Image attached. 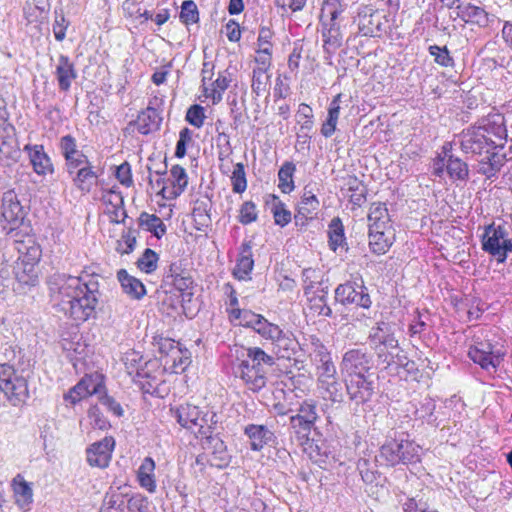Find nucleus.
Masks as SVG:
<instances>
[{
	"instance_id": "1",
	"label": "nucleus",
	"mask_w": 512,
	"mask_h": 512,
	"mask_svg": "<svg viewBox=\"0 0 512 512\" xmlns=\"http://www.w3.org/2000/svg\"><path fill=\"white\" fill-rule=\"evenodd\" d=\"M508 131L505 117L501 113H489L459 134L461 151L471 157H480L475 172L486 180H494L507 162L503 149L507 141Z\"/></svg>"
},
{
	"instance_id": "63",
	"label": "nucleus",
	"mask_w": 512,
	"mask_h": 512,
	"mask_svg": "<svg viewBox=\"0 0 512 512\" xmlns=\"http://www.w3.org/2000/svg\"><path fill=\"white\" fill-rule=\"evenodd\" d=\"M128 509L131 512H146L148 509V502L140 495L134 496L128 501Z\"/></svg>"
},
{
	"instance_id": "22",
	"label": "nucleus",
	"mask_w": 512,
	"mask_h": 512,
	"mask_svg": "<svg viewBox=\"0 0 512 512\" xmlns=\"http://www.w3.org/2000/svg\"><path fill=\"white\" fill-rule=\"evenodd\" d=\"M161 123V117L155 108L147 107L145 110L140 112L136 120L129 123L130 127H133L139 133L143 135L150 134L159 129Z\"/></svg>"
},
{
	"instance_id": "57",
	"label": "nucleus",
	"mask_w": 512,
	"mask_h": 512,
	"mask_svg": "<svg viewBox=\"0 0 512 512\" xmlns=\"http://www.w3.org/2000/svg\"><path fill=\"white\" fill-rule=\"evenodd\" d=\"M88 417L91 420L92 425L100 430L106 429L109 425L107 420L102 416L98 406H92L88 410Z\"/></svg>"
},
{
	"instance_id": "33",
	"label": "nucleus",
	"mask_w": 512,
	"mask_h": 512,
	"mask_svg": "<svg viewBox=\"0 0 512 512\" xmlns=\"http://www.w3.org/2000/svg\"><path fill=\"white\" fill-rule=\"evenodd\" d=\"M254 331L262 338L269 340L272 343L279 342L284 338L283 330L278 325L269 322L263 316L258 320Z\"/></svg>"
},
{
	"instance_id": "19",
	"label": "nucleus",
	"mask_w": 512,
	"mask_h": 512,
	"mask_svg": "<svg viewBox=\"0 0 512 512\" xmlns=\"http://www.w3.org/2000/svg\"><path fill=\"white\" fill-rule=\"evenodd\" d=\"M457 15L464 22L477 25L479 27H487L490 23L489 13L482 7L472 3H461L457 5Z\"/></svg>"
},
{
	"instance_id": "18",
	"label": "nucleus",
	"mask_w": 512,
	"mask_h": 512,
	"mask_svg": "<svg viewBox=\"0 0 512 512\" xmlns=\"http://www.w3.org/2000/svg\"><path fill=\"white\" fill-rule=\"evenodd\" d=\"M15 504L23 511H29L33 503L32 484L17 474L11 482Z\"/></svg>"
},
{
	"instance_id": "41",
	"label": "nucleus",
	"mask_w": 512,
	"mask_h": 512,
	"mask_svg": "<svg viewBox=\"0 0 512 512\" xmlns=\"http://www.w3.org/2000/svg\"><path fill=\"white\" fill-rule=\"evenodd\" d=\"M428 51L434 57V62L441 67H453L454 59L450 55L447 46L430 45Z\"/></svg>"
},
{
	"instance_id": "11",
	"label": "nucleus",
	"mask_w": 512,
	"mask_h": 512,
	"mask_svg": "<svg viewBox=\"0 0 512 512\" xmlns=\"http://www.w3.org/2000/svg\"><path fill=\"white\" fill-rule=\"evenodd\" d=\"M318 365V387L323 398L339 401L341 398V384L335 378V366L328 355H323Z\"/></svg>"
},
{
	"instance_id": "55",
	"label": "nucleus",
	"mask_w": 512,
	"mask_h": 512,
	"mask_svg": "<svg viewBox=\"0 0 512 512\" xmlns=\"http://www.w3.org/2000/svg\"><path fill=\"white\" fill-rule=\"evenodd\" d=\"M291 426L295 430V432L301 435L303 438H308V435L313 427V423H304V419L302 420L299 416L295 415L290 418Z\"/></svg>"
},
{
	"instance_id": "37",
	"label": "nucleus",
	"mask_w": 512,
	"mask_h": 512,
	"mask_svg": "<svg viewBox=\"0 0 512 512\" xmlns=\"http://www.w3.org/2000/svg\"><path fill=\"white\" fill-rule=\"evenodd\" d=\"M230 318L235 321L238 320V324L244 327H249L254 330L258 320H260V314H256L250 310H241L239 308L230 309Z\"/></svg>"
},
{
	"instance_id": "45",
	"label": "nucleus",
	"mask_w": 512,
	"mask_h": 512,
	"mask_svg": "<svg viewBox=\"0 0 512 512\" xmlns=\"http://www.w3.org/2000/svg\"><path fill=\"white\" fill-rule=\"evenodd\" d=\"M339 117V106L336 104V100H334L329 108L328 112V119L327 121L322 125L321 132L325 137L331 136L335 129H336V123Z\"/></svg>"
},
{
	"instance_id": "49",
	"label": "nucleus",
	"mask_w": 512,
	"mask_h": 512,
	"mask_svg": "<svg viewBox=\"0 0 512 512\" xmlns=\"http://www.w3.org/2000/svg\"><path fill=\"white\" fill-rule=\"evenodd\" d=\"M304 451L315 463L323 462L324 457L326 456V451L322 450V448L317 443H315L314 440H310L309 438L305 439Z\"/></svg>"
},
{
	"instance_id": "20",
	"label": "nucleus",
	"mask_w": 512,
	"mask_h": 512,
	"mask_svg": "<svg viewBox=\"0 0 512 512\" xmlns=\"http://www.w3.org/2000/svg\"><path fill=\"white\" fill-rule=\"evenodd\" d=\"M396 239L395 229L368 231V245L373 254H386Z\"/></svg>"
},
{
	"instance_id": "5",
	"label": "nucleus",
	"mask_w": 512,
	"mask_h": 512,
	"mask_svg": "<svg viewBox=\"0 0 512 512\" xmlns=\"http://www.w3.org/2000/svg\"><path fill=\"white\" fill-rule=\"evenodd\" d=\"M490 332L483 330L474 335L468 357L483 370L496 372L504 362L506 351L503 345L490 338Z\"/></svg>"
},
{
	"instance_id": "30",
	"label": "nucleus",
	"mask_w": 512,
	"mask_h": 512,
	"mask_svg": "<svg viewBox=\"0 0 512 512\" xmlns=\"http://www.w3.org/2000/svg\"><path fill=\"white\" fill-rule=\"evenodd\" d=\"M170 177L172 183V190L169 191V195H165V187L161 188L163 197L165 198H176L181 195L187 187L188 176L185 169L179 165H175L170 170Z\"/></svg>"
},
{
	"instance_id": "56",
	"label": "nucleus",
	"mask_w": 512,
	"mask_h": 512,
	"mask_svg": "<svg viewBox=\"0 0 512 512\" xmlns=\"http://www.w3.org/2000/svg\"><path fill=\"white\" fill-rule=\"evenodd\" d=\"M192 217L197 230H202L203 227H207L210 223V216L207 214L206 209L201 206H197L193 209Z\"/></svg>"
},
{
	"instance_id": "16",
	"label": "nucleus",
	"mask_w": 512,
	"mask_h": 512,
	"mask_svg": "<svg viewBox=\"0 0 512 512\" xmlns=\"http://www.w3.org/2000/svg\"><path fill=\"white\" fill-rule=\"evenodd\" d=\"M59 90L68 92L72 82L77 78V71L68 56L60 55L57 59L54 71Z\"/></svg>"
},
{
	"instance_id": "7",
	"label": "nucleus",
	"mask_w": 512,
	"mask_h": 512,
	"mask_svg": "<svg viewBox=\"0 0 512 512\" xmlns=\"http://www.w3.org/2000/svg\"><path fill=\"white\" fill-rule=\"evenodd\" d=\"M0 390L14 406L24 403L29 397L26 378L16 373L8 363L0 362Z\"/></svg>"
},
{
	"instance_id": "17",
	"label": "nucleus",
	"mask_w": 512,
	"mask_h": 512,
	"mask_svg": "<svg viewBox=\"0 0 512 512\" xmlns=\"http://www.w3.org/2000/svg\"><path fill=\"white\" fill-rule=\"evenodd\" d=\"M368 231L394 229L388 208L385 203H372L367 215Z\"/></svg>"
},
{
	"instance_id": "9",
	"label": "nucleus",
	"mask_w": 512,
	"mask_h": 512,
	"mask_svg": "<svg viewBox=\"0 0 512 512\" xmlns=\"http://www.w3.org/2000/svg\"><path fill=\"white\" fill-rule=\"evenodd\" d=\"M123 363L127 373L132 376V380L140 385L147 392L150 388L157 385L156 376L151 375V368L156 366V362L146 361L143 363V356L135 351L129 350L124 353Z\"/></svg>"
},
{
	"instance_id": "13",
	"label": "nucleus",
	"mask_w": 512,
	"mask_h": 512,
	"mask_svg": "<svg viewBox=\"0 0 512 512\" xmlns=\"http://www.w3.org/2000/svg\"><path fill=\"white\" fill-rule=\"evenodd\" d=\"M104 389L103 377L100 374L86 375L65 394L64 398L74 405L88 396L101 395Z\"/></svg>"
},
{
	"instance_id": "53",
	"label": "nucleus",
	"mask_w": 512,
	"mask_h": 512,
	"mask_svg": "<svg viewBox=\"0 0 512 512\" xmlns=\"http://www.w3.org/2000/svg\"><path fill=\"white\" fill-rule=\"evenodd\" d=\"M297 115L299 118L298 122L301 123L302 128L311 129L313 125L312 108L309 105L302 103L299 105Z\"/></svg>"
},
{
	"instance_id": "28",
	"label": "nucleus",
	"mask_w": 512,
	"mask_h": 512,
	"mask_svg": "<svg viewBox=\"0 0 512 512\" xmlns=\"http://www.w3.org/2000/svg\"><path fill=\"white\" fill-rule=\"evenodd\" d=\"M190 364V354L187 349H181V347L172 350V354L168 358L162 359V365L165 370L171 373L183 372L186 367Z\"/></svg>"
},
{
	"instance_id": "43",
	"label": "nucleus",
	"mask_w": 512,
	"mask_h": 512,
	"mask_svg": "<svg viewBox=\"0 0 512 512\" xmlns=\"http://www.w3.org/2000/svg\"><path fill=\"white\" fill-rule=\"evenodd\" d=\"M232 189L235 193H243L247 188V180L244 165L237 163L231 175Z\"/></svg>"
},
{
	"instance_id": "50",
	"label": "nucleus",
	"mask_w": 512,
	"mask_h": 512,
	"mask_svg": "<svg viewBox=\"0 0 512 512\" xmlns=\"http://www.w3.org/2000/svg\"><path fill=\"white\" fill-rule=\"evenodd\" d=\"M205 111L200 105H192L186 114V120L194 127L200 128L204 124Z\"/></svg>"
},
{
	"instance_id": "2",
	"label": "nucleus",
	"mask_w": 512,
	"mask_h": 512,
	"mask_svg": "<svg viewBox=\"0 0 512 512\" xmlns=\"http://www.w3.org/2000/svg\"><path fill=\"white\" fill-rule=\"evenodd\" d=\"M51 300L67 317L84 322L95 314L99 283L92 275L56 273L48 281Z\"/></svg>"
},
{
	"instance_id": "52",
	"label": "nucleus",
	"mask_w": 512,
	"mask_h": 512,
	"mask_svg": "<svg viewBox=\"0 0 512 512\" xmlns=\"http://www.w3.org/2000/svg\"><path fill=\"white\" fill-rule=\"evenodd\" d=\"M272 212L276 225L284 227L291 221V212L280 202L274 205Z\"/></svg>"
},
{
	"instance_id": "6",
	"label": "nucleus",
	"mask_w": 512,
	"mask_h": 512,
	"mask_svg": "<svg viewBox=\"0 0 512 512\" xmlns=\"http://www.w3.org/2000/svg\"><path fill=\"white\" fill-rule=\"evenodd\" d=\"M175 417L182 427L206 438H211L218 423V415L214 411L207 407L200 409L192 404L180 405L175 411Z\"/></svg>"
},
{
	"instance_id": "8",
	"label": "nucleus",
	"mask_w": 512,
	"mask_h": 512,
	"mask_svg": "<svg viewBox=\"0 0 512 512\" xmlns=\"http://www.w3.org/2000/svg\"><path fill=\"white\" fill-rule=\"evenodd\" d=\"M482 249L498 263H504L512 252V238L507 229L503 225L487 226L482 237Z\"/></svg>"
},
{
	"instance_id": "29",
	"label": "nucleus",
	"mask_w": 512,
	"mask_h": 512,
	"mask_svg": "<svg viewBox=\"0 0 512 512\" xmlns=\"http://www.w3.org/2000/svg\"><path fill=\"white\" fill-rule=\"evenodd\" d=\"M154 471V460L151 457H146L142 461L137 473L140 486L150 493H154L156 491V479Z\"/></svg>"
},
{
	"instance_id": "3",
	"label": "nucleus",
	"mask_w": 512,
	"mask_h": 512,
	"mask_svg": "<svg viewBox=\"0 0 512 512\" xmlns=\"http://www.w3.org/2000/svg\"><path fill=\"white\" fill-rule=\"evenodd\" d=\"M274 363V357L267 354L263 349L249 347L246 349V359L241 360L235 373L243 380L249 390L258 392L267 383L266 367H272Z\"/></svg>"
},
{
	"instance_id": "14",
	"label": "nucleus",
	"mask_w": 512,
	"mask_h": 512,
	"mask_svg": "<svg viewBox=\"0 0 512 512\" xmlns=\"http://www.w3.org/2000/svg\"><path fill=\"white\" fill-rule=\"evenodd\" d=\"M383 11L364 6L358 12V28L364 36H375L384 29L386 21Z\"/></svg>"
},
{
	"instance_id": "58",
	"label": "nucleus",
	"mask_w": 512,
	"mask_h": 512,
	"mask_svg": "<svg viewBox=\"0 0 512 512\" xmlns=\"http://www.w3.org/2000/svg\"><path fill=\"white\" fill-rule=\"evenodd\" d=\"M180 347V344L169 338H161L158 342L159 353L161 354L160 361L163 358H168L172 354V350Z\"/></svg>"
},
{
	"instance_id": "12",
	"label": "nucleus",
	"mask_w": 512,
	"mask_h": 512,
	"mask_svg": "<svg viewBox=\"0 0 512 512\" xmlns=\"http://www.w3.org/2000/svg\"><path fill=\"white\" fill-rule=\"evenodd\" d=\"M370 342L376 350L378 357L382 359V362L390 366L393 357L386 353V350L397 349L398 340L395 338L394 333L389 330L388 324L385 322L378 323L377 327L373 328L370 334Z\"/></svg>"
},
{
	"instance_id": "15",
	"label": "nucleus",
	"mask_w": 512,
	"mask_h": 512,
	"mask_svg": "<svg viewBox=\"0 0 512 512\" xmlns=\"http://www.w3.org/2000/svg\"><path fill=\"white\" fill-rule=\"evenodd\" d=\"M115 446L113 437H105L93 443L86 450L87 462L90 466L105 468L109 465Z\"/></svg>"
},
{
	"instance_id": "27",
	"label": "nucleus",
	"mask_w": 512,
	"mask_h": 512,
	"mask_svg": "<svg viewBox=\"0 0 512 512\" xmlns=\"http://www.w3.org/2000/svg\"><path fill=\"white\" fill-rule=\"evenodd\" d=\"M117 278L121 284V287L128 296L133 299H141L146 294L144 284L134 276L128 274L124 269H121L117 273Z\"/></svg>"
},
{
	"instance_id": "60",
	"label": "nucleus",
	"mask_w": 512,
	"mask_h": 512,
	"mask_svg": "<svg viewBox=\"0 0 512 512\" xmlns=\"http://www.w3.org/2000/svg\"><path fill=\"white\" fill-rule=\"evenodd\" d=\"M319 202L316 196L311 192H305L301 200V210L311 213L317 210Z\"/></svg>"
},
{
	"instance_id": "35",
	"label": "nucleus",
	"mask_w": 512,
	"mask_h": 512,
	"mask_svg": "<svg viewBox=\"0 0 512 512\" xmlns=\"http://www.w3.org/2000/svg\"><path fill=\"white\" fill-rule=\"evenodd\" d=\"M139 225L145 230L151 232L157 239H160L166 233V225L155 214L143 212L139 216Z\"/></svg>"
},
{
	"instance_id": "24",
	"label": "nucleus",
	"mask_w": 512,
	"mask_h": 512,
	"mask_svg": "<svg viewBox=\"0 0 512 512\" xmlns=\"http://www.w3.org/2000/svg\"><path fill=\"white\" fill-rule=\"evenodd\" d=\"M245 435L249 438L250 448L260 451L273 440L274 434L265 425L249 424L244 429Z\"/></svg>"
},
{
	"instance_id": "54",
	"label": "nucleus",
	"mask_w": 512,
	"mask_h": 512,
	"mask_svg": "<svg viewBox=\"0 0 512 512\" xmlns=\"http://www.w3.org/2000/svg\"><path fill=\"white\" fill-rule=\"evenodd\" d=\"M59 148L63 157L70 156V154H75V151L78 150L77 141L71 135H65L60 138Z\"/></svg>"
},
{
	"instance_id": "51",
	"label": "nucleus",
	"mask_w": 512,
	"mask_h": 512,
	"mask_svg": "<svg viewBox=\"0 0 512 512\" xmlns=\"http://www.w3.org/2000/svg\"><path fill=\"white\" fill-rule=\"evenodd\" d=\"M136 242V237L131 231L124 232L118 240L117 251L121 254H129L135 249Z\"/></svg>"
},
{
	"instance_id": "48",
	"label": "nucleus",
	"mask_w": 512,
	"mask_h": 512,
	"mask_svg": "<svg viewBox=\"0 0 512 512\" xmlns=\"http://www.w3.org/2000/svg\"><path fill=\"white\" fill-rule=\"evenodd\" d=\"M180 19L185 24L195 23L198 21V10L196 4L191 1H184L181 6Z\"/></svg>"
},
{
	"instance_id": "59",
	"label": "nucleus",
	"mask_w": 512,
	"mask_h": 512,
	"mask_svg": "<svg viewBox=\"0 0 512 512\" xmlns=\"http://www.w3.org/2000/svg\"><path fill=\"white\" fill-rule=\"evenodd\" d=\"M302 420L304 419V423H315L317 419V413L315 406L312 403H303L300 406L299 412L297 414Z\"/></svg>"
},
{
	"instance_id": "64",
	"label": "nucleus",
	"mask_w": 512,
	"mask_h": 512,
	"mask_svg": "<svg viewBox=\"0 0 512 512\" xmlns=\"http://www.w3.org/2000/svg\"><path fill=\"white\" fill-rule=\"evenodd\" d=\"M254 62L256 64L254 68L270 70L272 65V54L255 51Z\"/></svg>"
},
{
	"instance_id": "47",
	"label": "nucleus",
	"mask_w": 512,
	"mask_h": 512,
	"mask_svg": "<svg viewBox=\"0 0 512 512\" xmlns=\"http://www.w3.org/2000/svg\"><path fill=\"white\" fill-rule=\"evenodd\" d=\"M65 169L69 175H73L75 170L79 166H83L84 164L90 162L86 155H84L79 149L75 151V154H70V156H65Z\"/></svg>"
},
{
	"instance_id": "4",
	"label": "nucleus",
	"mask_w": 512,
	"mask_h": 512,
	"mask_svg": "<svg viewBox=\"0 0 512 512\" xmlns=\"http://www.w3.org/2000/svg\"><path fill=\"white\" fill-rule=\"evenodd\" d=\"M422 460V447L411 439L387 438L379 450L381 465L395 467L399 464L415 465Z\"/></svg>"
},
{
	"instance_id": "36",
	"label": "nucleus",
	"mask_w": 512,
	"mask_h": 512,
	"mask_svg": "<svg viewBox=\"0 0 512 512\" xmlns=\"http://www.w3.org/2000/svg\"><path fill=\"white\" fill-rule=\"evenodd\" d=\"M329 246L333 251L342 248L345 244L344 227L339 218H334L328 230Z\"/></svg>"
},
{
	"instance_id": "61",
	"label": "nucleus",
	"mask_w": 512,
	"mask_h": 512,
	"mask_svg": "<svg viewBox=\"0 0 512 512\" xmlns=\"http://www.w3.org/2000/svg\"><path fill=\"white\" fill-rule=\"evenodd\" d=\"M116 178L127 187L132 184L131 170L128 163H123L117 167Z\"/></svg>"
},
{
	"instance_id": "21",
	"label": "nucleus",
	"mask_w": 512,
	"mask_h": 512,
	"mask_svg": "<svg viewBox=\"0 0 512 512\" xmlns=\"http://www.w3.org/2000/svg\"><path fill=\"white\" fill-rule=\"evenodd\" d=\"M29 156L33 170L38 175H46L53 172V165L42 145L27 144L23 149Z\"/></svg>"
},
{
	"instance_id": "34",
	"label": "nucleus",
	"mask_w": 512,
	"mask_h": 512,
	"mask_svg": "<svg viewBox=\"0 0 512 512\" xmlns=\"http://www.w3.org/2000/svg\"><path fill=\"white\" fill-rule=\"evenodd\" d=\"M446 172L453 181H466L469 178L468 164L453 155H450L447 159Z\"/></svg>"
},
{
	"instance_id": "62",
	"label": "nucleus",
	"mask_w": 512,
	"mask_h": 512,
	"mask_svg": "<svg viewBox=\"0 0 512 512\" xmlns=\"http://www.w3.org/2000/svg\"><path fill=\"white\" fill-rule=\"evenodd\" d=\"M0 153L6 158H16L18 151L13 145V139L3 138L0 140Z\"/></svg>"
},
{
	"instance_id": "40",
	"label": "nucleus",
	"mask_w": 512,
	"mask_h": 512,
	"mask_svg": "<svg viewBox=\"0 0 512 512\" xmlns=\"http://www.w3.org/2000/svg\"><path fill=\"white\" fill-rule=\"evenodd\" d=\"M158 260V254L152 249L146 248L136 264L140 271L151 274L157 269Z\"/></svg>"
},
{
	"instance_id": "46",
	"label": "nucleus",
	"mask_w": 512,
	"mask_h": 512,
	"mask_svg": "<svg viewBox=\"0 0 512 512\" xmlns=\"http://www.w3.org/2000/svg\"><path fill=\"white\" fill-rule=\"evenodd\" d=\"M258 218L257 208L254 202L246 201L241 205L239 211V222L248 225Z\"/></svg>"
},
{
	"instance_id": "39",
	"label": "nucleus",
	"mask_w": 512,
	"mask_h": 512,
	"mask_svg": "<svg viewBox=\"0 0 512 512\" xmlns=\"http://www.w3.org/2000/svg\"><path fill=\"white\" fill-rule=\"evenodd\" d=\"M268 72L269 70L253 68L251 87L257 96L263 95L269 87L270 75Z\"/></svg>"
},
{
	"instance_id": "26",
	"label": "nucleus",
	"mask_w": 512,
	"mask_h": 512,
	"mask_svg": "<svg viewBox=\"0 0 512 512\" xmlns=\"http://www.w3.org/2000/svg\"><path fill=\"white\" fill-rule=\"evenodd\" d=\"M16 249L19 253L18 260L38 265L42 256V250L33 237L28 236L25 240L18 241Z\"/></svg>"
},
{
	"instance_id": "31",
	"label": "nucleus",
	"mask_w": 512,
	"mask_h": 512,
	"mask_svg": "<svg viewBox=\"0 0 512 512\" xmlns=\"http://www.w3.org/2000/svg\"><path fill=\"white\" fill-rule=\"evenodd\" d=\"M230 82L231 79L227 72H220L216 80L212 81L208 86H204V96L210 98L213 104L219 103Z\"/></svg>"
},
{
	"instance_id": "32",
	"label": "nucleus",
	"mask_w": 512,
	"mask_h": 512,
	"mask_svg": "<svg viewBox=\"0 0 512 512\" xmlns=\"http://www.w3.org/2000/svg\"><path fill=\"white\" fill-rule=\"evenodd\" d=\"M13 273L20 284L33 286L38 280L37 265L32 263H24L21 260H17Z\"/></svg>"
},
{
	"instance_id": "25",
	"label": "nucleus",
	"mask_w": 512,
	"mask_h": 512,
	"mask_svg": "<svg viewBox=\"0 0 512 512\" xmlns=\"http://www.w3.org/2000/svg\"><path fill=\"white\" fill-rule=\"evenodd\" d=\"M254 267L252 257V247L249 242H244L240 248V254L237 259L236 266L233 270L234 276L239 280L249 279V275Z\"/></svg>"
},
{
	"instance_id": "38",
	"label": "nucleus",
	"mask_w": 512,
	"mask_h": 512,
	"mask_svg": "<svg viewBox=\"0 0 512 512\" xmlns=\"http://www.w3.org/2000/svg\"><path fill=\"white\" fill-rule=\"evenodd\" d=\"M295 165L291 162L284 163L278 171V187L283 193H290L294 189L293 173Z\"/></svg>"
},
{
	"instance_id": "44",
	"label": "nucleus",
	"mask_w": 512,
	"mask_h": 512,
	"mask_svg": "<svg viewBox=\"0 0 512 512\" xmlns=\"http://www.w3.org/2000/svg\"><path fill=\"white\" fill-rule=\"evenodd\" d=\"M344 11L345 8L339 0H328L322 9V15L329 16L333 22L332 26H335L338 24L337 21L342 20Z\"/></svg>"
},
{
	"instance_id": "42",
	"label": "nucleus",
	"mask_w": 512,
	"mask_h": 512,
	"mask_svg": "<svg viewBox=\"0 0 512 512\" xmlns=\"http://www.w3.org/2000/svg\"><path fill=\"white\" fill-rule=\"evenodd\" d=\"M352 285L349 282L340 284L335 290L337 311L345 314L346 304L351 302Z\"/></svg>"
},
{
	"instance_id": "10",
	"label": "nucleus",
	"mask_w": 512,
	"mask_h": 512,
	"mask_svg": "<svg viewBox=\"0 0 512 512\" xmlns=\"http://www.w3.org/2000/svg\"><path fill=\"white\" fill-rule=\"evenodd\" d=\"M26 212L13 190L3 193L1 201V226L7 233L19 228Z\"/></svg>"
},
{
	"instance_id": "23",
	"label": "nucleus",
	"mask_w": 512,
	"mask_h": 512,
	"mask_svg": "<svg viewBox=\"0 0 512 512\" xmlns=\"http://www.w3.org/2000/svg\"><path fill=\"white\" fill-rule=\"evenodd\" d=\"M70 176L75 187L83 193H89L98 179L97 172L91 162L79 166Z\"/></svg>"
}]
</instances>
